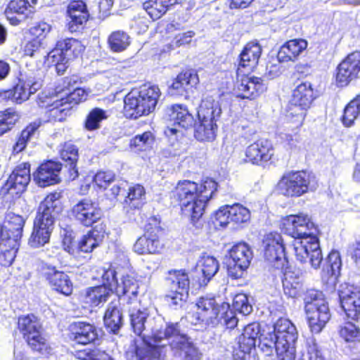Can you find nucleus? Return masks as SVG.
Returning <instances> with one entry per match:
<instances>
[{"label": "nucleus", "mask_w": 360, "mask_h": 360, "mask_svg": "<svg viewBox=\"0 0 360 360\" xmlns=\"http://www.w3.org/2000/svg\"><path fill=\"white\" fill-rule=\"evenodd\" d=\"M297 331L294 324L287 319H279L272 328L263 332L259 347L266 355L276 351L278 360H294Z\"/></svg>", "instance_id": "nucleus-1"}, {"label": "nucleus", "mask_w": 360, "mask_h": 360, "mask_svg": "<svg viewBox=\"0 0 360 360\" xmlns=\"http://www.w3.org/2000/svg\"><path fill=\"white\" fill-rule=\"evenodd\" d=\"M60 198L59 193H50L39 205L29 238V245L32 248L44 246L49 241L56 216L62 210Z\"/></svg>", "instance_id": "nucleus-2"}, {"label": "nucleus", "mask_w": 360, "mask_h": 360, "mask_svg": "<svg viewBox=\"0 0 360 360\" xmlns=\"http://www.w3.org/2000/svg\"><path fill=\"white\" fill-rule=\"evenodd\" d=\"M160 96L158 86L145 84L139 91L129 92L124 98L126 117L136 119L153 112Z\"/></svg>", "instance_id": "nucleus-3"}, {"label": "nucleus", "mask_w": 360, "mask_h": 360, "mask_svg": "<svg viewBox=\"0 0 360 360\" xmlns=\"http://www.w3.org/2000/svg\"><path fill=\"white\" fill-rule=\"evenodd\" d=\"M304 302L310 329L319 333L331 318L328 303L321 292L314 289L307 291Z\"/></svg>", "instance_id": "nucleus-4"}, {"label": "nucleus", "mask_w": 360, "mask_h": 360, "mask_svg": "<svg viewBox=\"0 0 360 360\" xmlns=\"http://www.w3.org/2000/svg\"><path fill=\"white\" fill-rule=\"evenodd\" d=\"M123 308L129 314L134 332L142 338L147 346V340H150L154 329L162 323V317L150 316L147 309H141L139 302L134 297H129L127 304H124Z\"/></svg>", "instance_id": "nucleus-5"}, {"label": "nucleus", "mask_w": 360, "mask_h": 360, "mask_svg": "<svg viewBox=\"0 0 360 360\" xmlns=\"http://www.w3.org/2000/svg\"><path fill=\"white\" fill-rule=\"evenodd\" d=\"M221 114L218 101L207 97L202 101L198 112L200 124L195 129V137L200 141H212L217 131V122Z\"/></svg>", "instance_id": "nucleus-6"}, {"label": "nucleus", "mask_w": 360, "mask_h": 360, "mask_svg": "<svg viewBox=\"0 0 360 360\" xmlns=\"http://www.w3.org/2000/svg\"><path fill=\"white\" fill-rule=\"evenodd\" d=\"M169 120L173 122L172 127H167L165 130V135L172 141L170 146L163 150V155L166 158L175 157L180 155L179 143L177 138L181 132L178 127L188 129L194 124L193 116L189 113L188 109L181 105H174L168 110Z\"/></svg>", "instance_id": "nucleus-7"}, {"label": "nucleus", "mask_w": 360, "mask_h": 360, "mask_svg": "<svg viewBox=\"0 0 360 360\" xmlns=\"http://www.w3.org/2000/svg\"><path fill=\"white\" fill-rule=\"evenodd\" d=\"M313 100L314 92L309 82H302L293 90L288 105L286 117L294 124L295 128H300L302 125Z\"/></svg>", "instance_id": "nucleus-8"}, {"label": "nucleus", "mask_w": 360, "mask_h": 360, "mask_svg": "<svg viewBox=\"0 0 360 360\" xmlns=\"http://www.w3.org/2000/svg\"><path fill=\"white\" fill-rule=\"evenodd\" d=\"M18 328L32 349L43 355L51 354L52 348L41 334V324L35 316L31 314L20 316Z\"/></svg>", "instance_id": "nucleus-9"}, {"label": "nucleus", "mask_w": 360, "mask_h": 360, "mask_svg": "<svg viewBox=\"0 0 360 360\" xmlns=\"http://www.w3.org/2000/svg\"><path fill=\"white\" fill-rule=\"evenodd\" d=\"M217 189V184L211 179H207L201 183L200 194L191 200L182 202L180 204L182 214L189 217L191 222L195 224L202 216L207 202L212 197Z\"/></svg>", "instance_id": "nucleus-10"}, {"label": "nucleus", "mask_w": 360, "mask_h": 360, "mask_svg": "<svg viewBox=\"0 0 360 360\" xmlns=\"http://www.w3.org/2000/svg\"><path fill=\"white\" fill-rule=\"evenodd\" d=\"M315 188L311 176L303 171L285 174L278 183L280 193L290 198L300 197Z\"/></svg>", "instance_id": "nucleus-11"}, {"label": "nucleus", "mask_w": 360, "mask_h": 360, "mask_svg": "<svg viewBox=\"0 0 360 360\" xmlns=\"http://www.w3.org/2000/svg\"><path fill=\"white\" fill-rule=\"evenodd\" d=\"M165 300L171 306H181L188 295L189 278L184 270H172L167 278Z\"/></svg>", "instance_id": "nucleus-12"}, {"label": "nucleus", "mask_w": 360, "mask_h": 360, "mask_svg": "<svg viewBox=\"0 0 360 360\" xmlns=\"http://www.w3.org/2000/svg\"><path fill=\"white\" fill-rule=\"evenodd\" d=\"M281 226L285 232L294 238L295 240L305 239L317 235L318 233V229L310 217L303 213L283 217Z\"/></svg>", "instance_id": "nucleus-13"}, {"label": "nucleus", "mask_w": 360, "mask_h": 360, "mask_svg": "<svg viewBox=\"0 0 360 360\" xmlns=\"http://www.w3.org/2000/svg\"><path fill=\"white\" fill-rule=\"evenodd\" d=\"M160 324L154 329L152 336L150 335V340H147L148 349L153 348L161 351L162 348L169 345L174 349V342H180V338H185L186 335L180 333L178 323H166L162 318V323Z\"/></svg>", "instance_id": "nucleus-14"}, {"label": "nucleus", "mask_w": 360, "mask_h": 360, "mask_svg": "<svg viewBox=\"0 0 360 360\" xmlns=\"http://www.w3.org/2000/svg\"><path fill=\"white\" fill-rule=\"evenodd\" d=\"M293 246L295 257L298 261L301 263L309 262L314 269L321 267L323 255L317 235L302 240H294Z\"/></svg>", "instance_id": "nucleus-15"}, {"label": "nucleus", "mask_w": 360, "mask_h": 360, "mask_svg": "<svg viewBox=\"0 0 360 360\" xmlns=\"http://www.w3.org/2000/svg\"><path fill=\"white\" fill-rule=\"evenodd\" d=\"M145 230V233L135 242L134 251L139 255L158 253L162 248L159 240L162 232L160 222L155 217L150 218Z\"/></svg>", "instance_id": "nucleus-16"}, {"label": "nucleus", "mask_w": 360, "mask_h": 360, "mask_svg": "<svg viewBox=\"0 0 360 360\" xmlns=\"http://www.w3.org/2000/svg\"><path fill=\"white\" fill-rule=\"evenodd\" d=\"M252 259V252L245 243H238L229 250L228 275L237 279L243 276Z\"/></svg>", "instance_id": "nucleus-17"}, {"label": "nucleus", "mask_w": 360, "mask_h": 360, "mask_svg": "<svg viewBox=\"0 0 360 360\" xmlns=\"http://www.w3.org/2000/svg\"><path fill=\"white\" fill-rule=\"evenodd\" d=\"M197 311L190 316V321L192 323L197 325L203 323L206 326L215 325L219 320V314L221 308L224 309L225 307H220L213 297H201L196 303Z\"/></svg>", "instance_id": "nucleus-18"}, {"label": "nucleus", "mask_w": 360, "mask_h": 360, "mask_svg": "<svg viewBox=\"0 0 360 360\" xmlns=\"http://www.w3.org/2000/svg\"><path fill=\"white\" fill-rule=\"evenodd\" d=\"M264 257L276 269H283L287 263L282 236L278 233H269L263 239Z\"/></svg>", "instance_id": "nucleus-19"}, {"label": "nucleus", "mask_w": 360, "mask_h": 360, "mask_svg": "<svg viewBox=\"0 0 360 360\" xmlns=\"http://www.w3.org/2000/svg\"><path fill=\"white\" fill-rule=\"evenodd\" d=\"M339 298L346 316L356 320L360 315V288L345 283L339 289Z\"/></svg>", "instance_id": "nucleus-20"}, {"label": "nucleus", "mask_w": 360, "mask_h": 360, "mask_svg": "<svg viewBox=\"0 0 360 360\" xmlns=\"http://www.w3.org/2000/svg\"><path fill=\"white\" fill-rule=\"evenodd\" d=\"M336 82L345 86L359 77L360 72V52L354 51L347 56L337 67Z\"/></svg>", "instance_id": "nucleus-21"}, {"label": "nucleus", "mask_w": 360, "mask_h": 360, "mask_svg": "<svg viewBox=\"0 0 360 360\" xmlns=\"http://www.w3.org/2000/svg\"><path fill=\"white\" fill-rule=\"evenodd\" d=\"M30 181V165L23 162L18 165L9 176L8 180L1 188L4 193L12 196L22 193L25 191Z\"/></svg>", "instance_id": "nucleus-22"}, {"label": "nucleus", "mask_w": 360, "mask_h": 360, "mask_svg": "<svg viewBox=\"0 0 360 360\" xmlns=\"http://www.w3.org/2000/svg\"><path fill=\"white\" fill-rule=\"evenodd\" d=\"M71 214L76 221L85 226H90L102 217L101 210L91 200L84 199L75 204Z\"/></svg>", "instance_id": "nucleus-23"}, {"label": "nucleus", "mask_w": 360, "mask_h": 360, "mask_svg": "<svg viewBox=\"0 0 360 360\" xmlns=\"http://www.w3.org/2000/svg\"><path fill=\"white\" fill-rule=\"evenodd\" d=\"M42 86L41 79L29 77L26 80H19L13 90L0 92L4 98H11L16 103H22L27 101L31 94L37 91Z\"/></svg>", "instance_id": "nucleus-24"}, {"label": "nucleus", "mask_w": 360, "mask_h": 360, "mask_svg": "<svg viewBox=\"0 0 360 360\" xmlns=\"http://www.w3.org/2000/svg\"><path fill=\"white\" fill-rule=\"evenodd\" d=\"M61 170V165L58 162L49 161L41 164L34 174V180L41 187H46L58 183L60 180L58 174Z\"/></svg>", "instance_id": "nucleus-25"}, {"label": "nucleus", "mask_w": 360, "mask_h": 360, "mask_svg": "<svg viewBox=\"0 0 360 360\" xmlns=\"http://www.w3.org/2000/svg\"><path fill=\"white\" fill-rule=\"evenodd\" d=\"M7 218L8 228L6 230L1 231V233H6L7 235V236H4L8 240L6 245L15 248L17 251L26 218L14 213H9Z\"/></svg>", "instance_id": "nucleus-26"}, {"label": "nucleus", "mask_w": 360, "mask_h": 360, "mask_svg": "<svg viewBox=\"0 0 360 360\" xmlns=\"http://www.w3.org/2000/svg\"><path fill=\"white\" fill-rule=\"evenodd\" d=\"M274 155L271 143L264 139L255 141L250 145L245 150L248 161L252 164H259L262 162L269 161Z\"/></svg>", "instance_id": "nucleus-27"}, {"label": "nucleus", "mask_w": 360, "mask_h": 360, "mask_svg": "<svg viewBox=\"0 0 360 360\" xmlns=\"http://www.w3.org/2000/svg\"><path fill=\"white\" fill-rule=\"evenodd\" d=\"M44 276L53 290L66 296L72 292V283L65 272L58 271L55 267H49Z\"/></svg>", "instance_id": "nucleus-28"}, {"label": "nucleus", "mask_w": 360, "mask_h": 360, "mask_svg": "<svg viewBox=\"0 0 360 360\" xmlns=\"http://www.w3.org/2000/svg\"><path fill=\"white\" fill-rule=\"evenodd\" d=\"M264 89L260 78L244 77L237 82L235 91L238 97L254 99Z\"/></svg>", "instance_id": "nucleus-29"}, {"label": "nucleus", "mask_w": 360, "mask_h": 360, "mask_svg": "<svg viewBox=\"0 0 360 360\" xmlns=\"http://www.w3.org/2000/svg\"><path fill=\"white\" fill-rule=\"evenodd\" d=\"M32 8L27 0H11L5 14L11 24L17 25L33 13Z\"/></svg>", "instance_id": "nucleus-30"}, {"label": "nucleus", "mask_w": 360, "mask_h": 360, "mask_svg": "<svg viewBox=\"0 0 360 360\" xmlns=\"http://www.w3.org/2000/svg\"><path fill=\"white\" fill-rule=\"evenodd\" d=\"M68 14L70 20L68 23L70 32H77L80 26L86 22L89 13L85 3L82 1H73L68 6Z\"/></svg>", "instance_id": "nucleus-31"}, {"label": "nucleus", "mask_w": 360, "mask_h": 360, "mask_svg": "<svg viewBox=\"0 0 360 360\" xmlns=\"http://www.w3.org/2000/svg\"><path fill=\"white\" fill-rule=\"evenodd\" d=\"M71 338L76 342L86 345L98 339L96 327L85 322H75L70 326Z\"/></svg>", "instance_id": "nucleus-32"}, {"label": "nucleus", "mask_w": 360, "mask_h": 360, "mask_svg": "<svg viewBox=\"0 0 360 360\" xmlns=\"http://www.w3.org/2000/svg\"><path fill=\"white\" fill-rule=\"evenodd\" d=\"M308 43L303 39H291L285 42L279 49L277 58L280 63L294 62L307 48Z\"/></svg>", "instance_id": "nucleus-33"}, {"label": "nucleus", "mask_w": 360, "mask_h": 360, "mask_svg": "<svg viewBox=\"0 0 360 360\" xmlns=\"http://www.w3.org/2000/svg\"><path fill=\"white\" fill-rule=\"evenodd\" d=\"M199 83L198 74L195 70H190L179 73L170 86L172 94L182 95L191 88Z\"/></svg>", "instance_id": "nucleus-34"}, {"label": "nucleus", "mask_w": 360, "mask_h": 360, "mask_svg": "<svg viewBox=\"0 0 360 360\" xmlns=\"http://www.w3.org/2000/svg\"><path fill=\"white\" fill-rule=\"evenodd\" d=\"M138 288L136 279L129 275H125L122 276L120 282H117L115 290L124 306V304H127L129 297L136 299Z\"/></svg>", "instance_id": "nucleus-35"}, {"label": "nucleus", "mask_w": 360, "mask_h": 360, "mask_svg": "<svg viewBox=\"0 0 360 360\" xmlns=\"http://www.w3.org/2000/svg\"><path fill=\"white\" fill-rule=\"evenodd\" d=\"M219 262L212 256L202 255L199 259L196 269L202 274L199 278L200 286H205L219 270Z\"/></svg>", "instance_id": "nucleus-36"}, {"label": "nucleus", "mask_w": 360, "mask_h": 360, "mask_svg": "<svg viewBox=\"0 0 360 360\" xmlns=\"http://www.w3.org/2000/svg\"><path fill=\"white\" fill-rule=\"evenodd\" d=\"M200 190H201V184H198L189 180L180 181L173 191V196L180 205L182 202L191 200L198 196Z\"/></svg>", "instance_id": "nucleus-37"}, {"label": "nucleus", "mask_w": 360, "mask_h": 360, "mask_svg": "<svg viewBox=\"0 0 360 360\" xmlns=\"http://www.w3.org/2000/svg\"><path fill=\"white\" fill-rule=\"evenodd\" d=\"M262 54L261 46L255 42L248 43L240 55L239 65L243 68H254L258 63Z\"/></svg>", "instance_id": "nucleus-38"}, {"label": "nucleus", "mask_w": 360, "mask_h": 360, "mask_svg": "<svg viewBox=\"0 0 360 360\" xmlns=\"http://www.w3.org/2000/svg\"><path fill=\"white\" fill-rule=\"evenodd\" d=\"M112 292V289L105 285L89 288L85 292V302L98 306L105 302Z\"/></svg>", "instance_id": "nucleus-39"}, {"label": "nucleus", "mask_w": 360, "mask_h": 360, "mask_svg": "<svg viewBox=\"0 0 360 360\" xmlns=\"http://www.w3.org/2000/svg\"><path fill=\"white\" fill-rule=\"evenodd\" d=\"M145 193L143 186L140 184H136L129 188L124 206L127 212H129V210H139L143 206Z\"/></svg>", "instance_id": "nucleus-40"}, {"label": "nucleus", "mask_w": 360, "mask_h": 360, "mask_svg": "<svg viewBox=\"0 0 360 360\" xmlns=\"http://www.w3.org/2000/svg\"><path fill=\"white\" fill-rule=\"evenodd\" d=\"M104 323L112 332L116 333L122 326V314L118 307V303L111 302L104 316Z\"/></svg>", "instance_id": "nucleus-41"}, {"label": "nucleus", "mask_w": 360, "mask_h": 360, "mask_svg": "<svg viewBox=\"0 0 360 360\" xmlns=\"http://www.w3.org/2000/svg\"><path fill=\"white\" fill-rule=\"evenodd\" d=\"M131 44V37L123 30H116L110 34L108 37V45L115 53L125 51Z\"/></svg>", "instance_id": "nucleus-42"}, {"label": "nucleus", "mask_w": 360, "mask_h": 360, "mask_svg": "<svg viewBox=\"0 0 360 360\" xmlns=\"http://www.w3.org/2000/svg\"><path fill=\"white\" fill-rule=\"evenodd\" d=\"M103 233L96 229H92L82 236L77 244V252H91L103 241Z\"/></svg>", "instance_id": "nucleus-43"}, {"label": "nucleus", "mask_w": 360, "mask_h": 360, "mask_svg": "<svg viewBox=\"0 0 360 360\" xmlns=\"http://www.w3.org/2000/svg\"><path fill=\"white\" fill-rule=\"evenodd\" d=\"M60 155L62 160L70 165L71 177L75 179L78 176V172L75 169L76 162L78 159V149L71 143H65L60 150Z\"/></svg>", "instance_id": "nucleus-44"}, {"label": "nucleus", "mask_w": 360, "mask_h": 360, "mask_svg": "<svg viewBox=\"0 0 360 360\" xmlns=\"http://www.w3.org/2000/svg\"><path fill=\"white\" fill-rule=\"evenodd\" d=\"M180 338V342H174V345L176 346L174 349L181 351L186 360H200L202 354L191 338L188 336Z\"/></svg>", "instance_id": "nucleus-45"}, {"label": "nucleus", "mask_w": 360, "mask_h": 360, "mask_svg": "<svg viewBox=\"0 0 360 360\" xmlns=\"http://www.w3.org/2000/svg\"><path fill=\"white\" fill-rule=\"evenodd\" d=\"M283 287L284 293L290 297L298 295L302 287V280L300 276L293 271L284 273L283 278Z\"/></svg>", "instance_id": "nucleus-46"}, {"label": "nucleus", "mask_w": 360, "mask_h": 360, "mask_svg": "<svg viewBox=\"0 0 360 360\" xmlns=\"http://www.w3.org/2000/svg\"><path fill=\"white\" fill-rule=\"evenodd\" d=\"M72 106H68L64 98L54 102L47 111L49 121L62 122L65 120Z\"/></svg>", "instance_id": "nucleus-47"}, {"label": "nucleus", "mask_w": 360, "mask_h": 360, "mask_svg": "<svg viewBox=\"0 0 360 360\" xmlns=\"http://www.w3.org/2000/svg\"><path fill=\"white\" fill-rule=\"evenodd\" d=\"M56 48L65 53L68 57H77L81 53L84 47L81 42L73 38L60 40L56 44Z\"/></svg>", "instance_id": "nucleus-48"}, {"label": "nucleus", "mask_w": 360, "mask_h": 360, "mask_svg": "<svg viewBox=\"0 0 360 360\" xmlns=\"http://www.w3.org/2000/svg\"><path fill=\"white\" fill-rule=\"evenodd\" d=\"M20 115L17 111L8 108L0 112V136L10 131L18 121Z\"/></svg>", "instance_id": "nucleus-49"}, {"label": "nucleus", "mask_w": 360, "mask_h": 360, "mask_svg": "<svg viewBox=\"0 0 360 360\" xmlns=\"http://www.w3.org/2000/svg\"><path fill=\"white\" fill-rule=\"evenodd\" d=\"M39 127V123L37 122H33L27 126V127L21 131L20 136L18 137L13 148V151L16 153L22 151L25 148L27 142L35 134Z\"/></svg>", "instance_id": "nucleus-50"}, {"label": "nucleus", "mask_w": 360, "mask_h": 360, "mask_svg": "<svg viewBox=\"0 0 360 360\" xmlns=\"http://www.w3.org/2000/svg\"><path fill=\"white\" fill-rule=\"evenodd\" d=\"M7 236L6 233H0V264L3 266L11 265L16 255V250L6 245L8 240L4 237Z\"/></svg>", "instance_id": "nucleus-51"}, {"label": "nucleus", "mask_w": 360, "mask_h": 360, "mask_svg": "<svg viewBox=\"0 0 360 360\" xmlns=\"http://www.w3.org/2000/svg\"><path fill=\"white\" fill-rule=\"evenodd\" d=\"M360 115V95L351 101L345 107L343 115V124L347 127L351 126Z\"/></svg>", "instance_id": "nucleus-52"}, {"label": "nucleus", "mask_w": 360, "mask_h": 360, "mask_svg": "<svg viewBox=\"0 0 360 360\" xmlns=\"http://www.w3.org/2000/svg\"><path fill=\"white\" fill-rule=\"evenodd\" d=\"M143 8L153 20L159 19L168 10L163 0H148L143 4Z\"/></svg>", "instance_id": "nucleus-53"}, {"label": "nucleus", "mask_w": 360, "mask_h": 360, "mask_svg": "<svg viewBox=\"0 0 360 360\" xmlns=\"http://www.w3.org/2000/svg\"><path fill=\"white\" fill-rule=\"evenodd\" d=\"M231 221L236 224L244 223L250 218V213L248 209L240 204L228 205Z\"/></svg>", "instance_id": "nucleus-54"}, {"label": "nucleus", "mask_w": 360, "mask_h": 360, "mask_svg": "<svg viewBox=\"0 0 360 360\" xmlns=\"http://www.w3.org/2000/svg\"><path fill=\"white\" fill-rule=\"evenodd\" d=\"M106 118L105 112L101 108H96L88 115L85 127L88 130L96 129L99 128L100 122Z\"/></svg>", "instance_id": "nucleus-55"}, {"label": "nucleus", "mask_w": 360, "mask_h": 360, "mask_svg": "<svg viewBox=\"0 0 360 360\" xmlns=\"http://www.w3.org/2000/svg\"><path fill=\"white\" fill-rule=\"evenodd\" d=\"M233 307L234 310L245 316L252 311V307L250 304L248 297L243 293L238 294L234 297Z\"/></svg>", "instance_id": "nucleus-56"}, {"label": "nucleus", "mask_w": 360, "mask_h": 360, "mask_svg": "<svg viewBox=\"0 0 360 360\" xmlns=\"http://www.w3.org/2000/svg\"><path fill=\"white\" fill-rule=\"evenodd\" d=\"M301 360H325L314 338H309L306 342V352Z\"/></svg>", "instance_id": "nucleus-57"}, {"label": "nucleus", "mask_w": 360, "mask_h": 360, "mask_svg": "<svg viewBox=\"0 0 360 360\" xmlns=\"http://www.w3.org/2000/svg\"><path fill=\"white\" fill-rule=\"evenodd\" d=\"M339 333L346 342L358 340L360 337L359 328L351 322H347L345 326H341Z\"/></svg>", "instance_id": "nucleus-58"}, {"label": "nucleus", "mask_w": 360, "mask_h": 360, "mask_svg": "<svg viewBox=\"0 0 360 360\" xmlns=\"http://www.w3.org/2000/svg\"><path fill=\"white\" fill-rule=\"evenodd\" d=\"M328 271H330L332 276L338 277L340 274L342 262L340 253L338 251H332L327 257Z\"/></svg>", "instance_id": "nucleus-59"}, {"label": "nucleus", "mask_w": 360, "mask_h": 360, "mask_svg": "<svg viewBox=\"0 0 360 360\" xmlns=\"http://www.w3.org/2000/svg\"><path fill=\"white\" fill-rule=\"evenodd\" d=\"M238 345L240 352L243 354L241 358L245 359L247 355H250L255 349L256 340H253L242 333L238 338Z\"/></svg>", "instance_id": "nucleus-60"}, {"label": "nucleus", "mask_w": 360, "mask_h": 360, "mask_svg": "<svg viewBox=\"0 0 360 360\" xmlns=\"http://www.w3.org/2000/svg\"><path fill=\"white\" fill-rule=\"evenodd\" d=\"M154 137L150 131L136 136L131 141V145L138 147L139 150H146L153 143Z\"/></svg>", "instance_id": "nucleus-61"}, {"label": "nucleus", "mask_w": 360, "mask_h": 360, "mask_svg": "<svg viewBox=\"0 0 360 360\" xmlns=\"http://www.w3.org/2000/svg\"><path fill=\"white\" fill-rule=\"evenodd\" d=\"M115 178V175L111 171L98 172L94 176V181L98 188L105 189Z\"/></svg>", "instance_id": "nucleus-62"}, {"label": "nucleus", "mask_w": 360, "mask_h": 360, "mask_svg": "<svg viewBox=\"0 0 360 360\" xmlns=\"http://www.w3.org/2000/svg\"><path fill=\"white\" fill-rule=\"evenodd\" d=\"M148 345L144 348L136 349L137 360H162L160 359L161 351L155 349H148Z\"/></svg>", "instance_id": "nucleus-63"}, {"label": "nucleus", "mask_w": 360, "mask_h": 360, "mask_svg": "<svg viewBox=\"0 0 360 360\" xmlns=\"http://www.w3.org/2000/svg\"><path fill=\"white\" fill-rule=\"evenodd\" d=\"M87 96L88 92L84 89L82 88H76L72 92H70L68 97L64 98V100L68 106H72L71 104L75 105L85 101Z\"/></svg>", "instance_id": "nucleus-64"}]
</instances>
